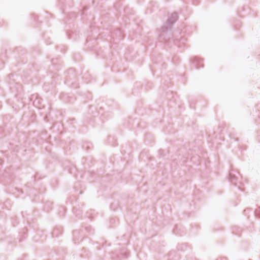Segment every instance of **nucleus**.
<instances>
[{
	"label": "nucleus",
	"mask_w": 260,
	"mask_h": 260,
	"mask_svg": "<svg viewBox=\"0 0 260 260\" xmlns=\"http://www.w3.org/2000/svg\"><path fill=\"white\" fill-rule=\"evenodd\" d=\"M229 180L231 182L235 183L237 181V178L234 174L230 172L229 174Z\"/></svg>",
	"instance_id": "nucleus-1"
},
{
	"label": "nucleus",
	"mask_w": 260,
	"mask_h": 260,
	"mask_svg": "<svg viewBox=\"0 0 260 260\" xmlns=\"http://www.w3.org/2000/svg\"><path fill=\"white\" fill-rule=\"evenodd\" d=\"M216 260H227L226 257H220L218 258Z\"/></svg>",
	"instance_id": "nucleus-2"
}]
</instances>
